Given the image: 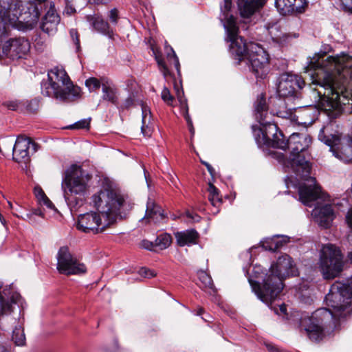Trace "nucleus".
<instances>
[{"instance_id":"obj_26","label":"nucleus","mask_w":352,"mask_h":352,"mask_svg":"<svg viewBox=\"0 0 352 352\" xmlns=\"http://www.w3.org/2000/svg\"><path fill=\"white\" fill-rule=\"evenodd\" d=\"M174 89L176 92L177 100L180 104L181 111L187 122L188 126L190 129V132L193 133L192 122L188 113V106L187 100L184 98V91L182 85H177L176 82L174 83Z\"/></svg>"},{"instance_id":"obj_8","label":"nucleus","mask_w":352,"mask_h":352,"mask_svg":"<svg viewBox=\"0 0 352 352\" xmlns=\"http://www.w3.org/2000/svg\"><path fill=\"white\" fill-rule=\"evenodd\" d=\"M88 180V175L80 166L74 164L66 170L62 188L65 201L72 210L84 204Z\"/></svg>"},{"instance_id":"obj_10","label":"nucleus","mask_w":352,"mask_h":352,"mask_svg":"<svg viewBox=\"0 0 352 352\" xmlns=\"http://www.w3.org/2000/svg\"><path fill=\"white\" fill-rule=\"evenodd\" d=\"M342 267L340 250L332 244L324 245L320 252L319 262V268L324 278H334L342 272Z\"/></svg>"},{"instance_id":"obj_52","label":"nucleus","mask_w":352,"mask_h":352,"mask_svg":"<svg viewBox=\"0 0 352 352\" xmlns=\"http://www.w3.org/2000/svg\"><path fill=\"white\" fill-rule=\"evenodd\" d=\"M96 3L106 4L111 1V0H94Z\"/></svg>"},{"instance_id":"obj_7","label":"nucleus","mask_w":352,"mask_h":352,"mask_svg":"<svg viewBox=\"0 0 352 352\" xmlns=\"http://www.w3.org/2000/svg\"><path fill=\"white\" fill-rule=\"evenodd\" d=\"M43 96L53 97L62 102H69L80 97V88L73 85L63 67H55L48 71L47 80L41 84Z\"/></svg>"},{"instance_id":"obj_50","label":"nucleus","mask_w":352,"mask_h":352,"mask_svg":"<svg viewBox=\"0 0 352 352\" xmlns=\"http://www.w3.org/2000/svg\"><path fill=\"white\" fill-rule=\"evenodd\" d=\"M204 164L206 166L207 170H208V172L211 175H213V173L214 172V170L213 167L210 164H208L207 162H204Z\"/></svg>"},{"instance_id":"obj_15","label":"nucleus","mask_w":352,"mask_h":352,"mask_svg":"<svg viewBox=\"0 0 352 352\" xmlns=\"http://www.w3.org/2000/svg\"><path fill=\"white\" fill-rule=\"evenodd\" d=\"M30 49V43L23 37L10 38L2 46V55L12 59H19Z\"/></svg>"},{"instance_id":"obj_16","label":"nucleus","mask_w":352,"mask_h":352,"mask_svg":"<svg viewBox=\"0 0 352 352\" xmlns=\"http://www.w3.org/2000/svg\"><path fill=\"white\" fill-rule=\"evenodd\" d=\"M32 145L36 151V144L32 142L30 138L22 135L17 137L13 147V159L18 162L26 163L29 159V149Z\"/></svg>"},{"instance_id":"obj_29","label":"nucleus","mask_w":352,"mask_h":352,"mask_svg":"<svg viewBox=\"0 0 352 352\" xmlns=\"http://www.w3.org/2000/svg\"><path fill=\"white\" fill-rule=\"evenodd\" d=\"M208 190L209 192L208 200L214 208V210L212 212L217 214L219 212V207L222 203V198L219 195V190L212 184H209Z\"/></svg>"},{"instance_id":"obj_3","label":"nucleus","mask_w":352,"mask_h":352,"mask_svg":"<svg viewBox=\"0 0 352 352\" xmlns=\"http://www.w3.org/2000/svg\"><path fill=\"white\" fill-rule=\"evenodd\" d=\"M92 204L97 212L80 214L77 228L85 233L98 234L114 224L127 209L125 197L111 186L104 188L92 196Z\"/></svg>"},{"instance_id":"obj_42","label":"nucleus","mask_w":352,"mask_h":352,"mask_svg":"<svg viewBox=\"0 0 352 352\" xmlns=\"http://www.w3.org/2000/svg\"><path fill=\"white\" fill-rule=\"evenodd\" d=\"M336 3L344 11L352 13V0H338Z\"/></svg>"},{"instance_id":"obj_43","label":"nucleus","mask_w":352,"mask_h":352,"mask_svg":"<svg viewBox=\"0 0 352 352\" xmlns=\"http://www.w3.org/2000/svg\"><path fill=\"white\" fill-rule=\"evenodd\" d=\"M39 101L36 99L28 102L26 109L30 113H35L38 109Z\"/></svg>"},{"instance_id":"obj_28","label":"nucleus","mask_w":352,"mask_h":352,"mask_svg":"<svg viewBox=\"0 0 352 352\" xmlns=\"http://www.w3.org/2000/svg\"><path fill=\"white\" fill-rule=\"evenodd\" d=\"M289 241L287 236H276L261 241L262 248L265 250L275 252Z\"/></svg>"},{"instance_id":"obj_31","label":"nucleus","mask_w":352,"mask_h":352,"mask_svg":"<svg viewBox=\"0 0 352 352\" xmlns=\"http://www.w3.org/2000/svg\"><path fill=\"white\" fill-rule=\"evenodd\" d=\"M109 78L102 76L100 78L95 77H90L85 80V86L88 88L90 92L97 91L100 87L102 88L103 80H108Z\"/></svg>"},{"instance_id":"obj_51","label":"nucleus","mask_w":352,"mask_h":352,"mask_svg":"<svg viewBox=\"0 0 352 352\" xmlns=\"http://www.w3.org/2000/svg\"><path fill=\"white\" fill-rule=\"evenodd\" d=\"M76 38L74 39V43L76 47V50L78 51L80 49V40H79L78 36L76 32Z\"/></svg>"},{"instance_id":"obj_39","label":"nucleus","mask_w":352,"mask_h":352,"mask_svg":"<svg viewBox=\"0 0 352 352\" xmlns=\"http://www.w3.org/2000/svg\"><path fill=\"white\" fill-rule=\"evenodd\" d=\"M135 96L133 93H131L119 107L118 105L117 107L120 111H124L135 106Z\"/></svg>"},{"instance_id":"obj_41","label":"nucleus","mask_w":352,"mask_h":352,"mask_svg":"<svg viewBox=\"0 0 352 352\" xmlns=\"http://www.w3.org/2000/svg\"><path fill=\"white\" fill-rule=\"evenodd\" d=\"M155 59L164 78H166L168 76H171L169 68L164 63L163 58H162L159 56L155 55Z\"/></svg>"},{"instance_id":"obj_40","label":"nucleus","mask_w":352,"mask_h":352,"mask_svg":"<svg viewBox=\"0 0 352 352\" xmlns=\"http://www.w3.org/2000/svg\"><path fill=\"white\" fill-rule=\"evenodd\" d=\"M162 99L164 102H166L169 106H173V102L175 101L174 97L171 95L169 89L164 87L162 89L161 94Z\"/></svg>"},{"instance_id":"obj_19","label":"nucleus","mask_w":352,"mask_h":352,"mask_svg":"<svg viewBox=\"0 0 352 352\" xmlns=\"http://www.w3.org/2000/svg\"><path fill=\"white\" fill-rule=\"evenodd\" d=\"M2 287V284L0 282V289ZM21 298L19 293L12 292L10 287L5 288L3 290V294H0V315L6 316L9 315L13 311L12 305L16 304Z\"/></svg>"},{"instance_id":"obj_49","label":"nucleus","mask_w":352,"mask_h":352,"mask_svg":"<svg viewBox=\"0 0 352 352\" xmlns=\"http://www.w3.org/2000/svg\"><path fill=\"white\" fill-rule=\"evenodd\" d=\"M186 215L187 217L190 218V219H192L193 220H198V219H199V216H198L197 214H195V216L189 211H186Z\"/></svg>"},{"instance_id":"obj_11","label":"nucleus","mask_w":352,"mask_h":352,"mask_svg":"<svg viewBox=\"0 0 352 352\" xmlns=\"http://www.w3.org/2000/svg\"><path fill=\"white\" fill-rule=\"evenodd\" d=\"M328 127L322 129L319 133V139L326 145L330 147V151L333 155L346 163L352 161V144H346L341 145V134L338 132L336 133H327Z\"/></svg>"},{"instance_id":"obj_20","label":"nucleus","mask_w":352,"mask_h":352,"mask_svg":"<svg viewBox=\"0 0 352 352\" xmlns=\"http://www.w3.org/2000/svg\"><path fill=\"white\" fill-rule=\"evenodd\" d=\"M276 7L282 14L302 13L308 6L307 0H276Z\"/></svg>"},{"instance_id":"obj_48","label":"nucleus","mask_w":352,"mask_h":352,"mask_svg":"<svg viewBox=\"0 0 352 352\" xmlns=\"http://www.w3.org/2000/svg\"><path fill=\"white\" fill-rule=\"evenodd\" d=\"M346 222L350 228H352V209L349 210L346 215Z\"/></svg>"},{"instance_id":"obj_59","label":"nucleus","mask_w":352,"mask_h":352,"mask_svg":"<svg viewBox=\"0 0 352 352\" xmlns=\"http://www.w3.org/2000/svg\"><path fill=\"white\" fill-rule=\"evenodd\" d=\"M69 12H73V9L71 8V10H69Z\"/></svg>"},{"instance_id":"obj_4","label":"nucleus","mask_w":352,"mask_h":352,"mask_svg":"<svg viewBox=\"0 0 352 352\" xmlns=\"http://www.w3.org/2000/svg\"><path fill=\"white\" fill-rule=\"evenodd\" d=\"M252 274L255 278L262 279L261 285L259 281L248 278L252 291L261 301L268 304L282 292L284 279L296 276L298 270L292 258L288 254H284L271 265L267 273L265 274L260 266L256 265L253 267Z\"/></svg>"},{"instance_id":"obj_13","label":"nucleus","mask_w":352,"mask_h":352,"mask_svg":"<svg viewBox=\"0 0 352 352\" xmlns=\"http://www.w3.org/2000/svg\"><path fill=\"white\" fill-rule=\"evenodd\" d=\"M232 8L231 0H224L223 6H221V16L220 19L223 23L224 28L227 33V40L230 41L239 36L240 29L247 30L248 27L245 22H237L236 18L232 14H230Z\"/></svg>"},{"instance_id":"obj_2","label":"nucleus","mask_w":352,"mask_h":352,"mask_svg":"<svg viewBox=\"0 0 352 352\" xmlns=\"http://www.w3.org/2000/svg\"><path fill=\"white\" fill-rule=\"evenodd\" d=\"M329 308H320L310 316H302L299 329L314 341L323 339L329 330L336 326V321L346 318L351 312L352 302V280L336 281L325 296Z\"/></svg>"},{"instance_id":"obj_36","label":"nucleus","mask_w":352,"mask_h":352,"mask_svg":"<svg viewBox=\"0 0 352 352\" xmlns=\"http://www.w3.org/2000/svg\"><path fill=\"white\" fill-rule=\"evenodd\" d=\"M171 236L167 233H163L160 234L156 240L155 243L156 245L159 246L160 249H166L168 248L171 243Z\"/></svg>"},{"instance_id":"obj_25","label":"nucleus","mask_w":352,"mask_h":352,"mask_svg":"<svg viewBox=\"0 0 352 352\" xmlns=\"http://www.w3.org/2000/svg\"><path fill=\"white\" fill-rule=\"evenodd\" d=\"M268 107L266 104V100L265 96L263 94H261L258 96L256 100L254 102V111L256 113V118L258 122L264 126V129H261L263 131H265L266 126L271 124L265 121V117L267 114Z\"/></svg>"},{"instance_id":"obj_5","label":"nucleus","mask_w":352,"mask_h":352,"mask_svg":"<svg viewBox=\"0 0 352 352\" xmlns=\"http://www.w3.org/2000/svg\"><path fill=\"white\" fill-rule=\"evenodd\" d=\"M230 52L238 60L245 61L256 78H264L270 72V60L267 52L254 42L247 43L239 36L230 41Z\"/></svg>"},{"instance_id":"obj_47","label":"nucleus","mask_w":352,"mask_h":352,"mask_svg":"<svg viewBox=\"0 0 352 352\" xmlns=\"http://www.w3.org/2000/svg\"><path fill=\"white\" fill-rule=\"evenodd\" d=\"M89 126V121L87 120H82L77 122H76L73 126H72L70 128H75V129H86L88 128Z\"/></svg>"},{"instance_id":"obj_30","label":"nucleus","mask_w":352,"mask_h":352,"mask_svg":"<svg viewBox=\"0 0 352 352\" xmlns=\"http://www.w3.org/2000/svg\"><path fill=\"white\" fill-rule=\"evenodd\" d=\"M197 276L199 281L197 285L200 288L209 292H215L212 278L204 270H199L197 272Z\"/></svg>"},{"instance_id":"obj_12","label":"nucleus","mask_w":352,"mask_h":352,"mask_svg":"<svg viewBox=\"0 0 352 352\" xmlns=\"http://www.w3.org/2000/svg\"><path fill=\"white\" fill-rule=\"evenodd\" d=\"M303 78L297 74L284 73L280 75L276 84V91L280 98L300 97V91L305 86Z\"/></svg>"},{"instance_id":"obj_14","label":"nucleus","mask_w":352,"mask_h":352,"mask_svg":"<svg viewBox=\"0 0 352 352\" xmlns=\"http://www.w3.org/2000/svg\"><path fill=\"white\" fill-rule=\"evenodd\" d=\"M57 270L61 274H78L84 273L86 267L82 263H80L69 251L67 246L61 247L57 254Z\"/></svg>"},{"instance_id":"obj_1","label":"nucleus","mask_w":352,"mask_h":352,"mask_svg":"<svg viewBox=\"0 0 352 352\" xmlns=\"http://www.w3.org/2000/svg\"><path fill=\"white\" fill-rule=\"evenodd\" d=\"M255 141L259 147L265 146L282 150L289 151L288 157L283 154L279 156L285 168H290L300 178L311 182L309 185L302 184L298 188L300 200L306 206L318 199H325L326 195L316 184L314 177H310L311 164L308 148L311 142L310 136L306 133H294L285 141L283 133L276 124H269L264 131L256 126H252Z\"/></svg>"},{"instance_id":"obj_60","label":"nucleus","mask_w":352,"mask_h":352,"mask_svg":"<svg viewBox=\"0 0 352 352\" xmlns=\"http://www.w3.org/2000/svg\"><path fill=\"white\" fill-rule=\"evenodd\" d=\"M69 12H73V9L71 8V10H69Z\"/></svg>"},{"instance_id":"obj_22","label":"nucleus","mask_w":352,"mask_h":352,"mask_svg":"<svg viewBox=\"0 0 352 352\" xmlns=\"http://www.w3.org/2000/svg\"><path fill=\"white\" fill-rule=\"evenodd\" d=\"M164 218L165 215L160 206L157 204L153 199L148 197L146 203L145 215L142 219V221H146V223L153 221L157 223Z\"/></svg>"},{"instance_id":"obj_45","label":"nucleus","mask_w":352,"mask_h":352,"mask_svg":"<svg viewBox=\"0 0 352 352\" xmlns=\"http://www.w3.org/2000/svg\"><path fill=\"white\" fill-rule=\"evenodd\" d=\"M110 21L113 24H117L119 15H118V10L116 8H113L109 11V14L108 15Z\"/></svg>"},{"instance_id":"obj_35","label":"nucleus","mask_w":352,"mask_h":352,"mask_svg":"<svg viewBox=\"0 0 352 352\" xmlns=\"http://www.w3.org/2000/svg\"><path fill=\"white\" fill-rule=\"evenodd\" d=\"M34 194L40 203H43L47 208H52L54 206L52 201L47 198L44 191L40 187L34 188Z\"/></svg>"},{"instance_id":"obj_56","label":"nucleus","mask_w":352,"mask_h":352,"mask_svg":"<svg viewBox=\"0 0 352 352\" xmlns=\"http://www.w3.org/2000/svg\"><path fill=\"white\" fill-rule=\"evenodd\" d=\"M144 243H146L144 241ZM151 246H152V243H149V245H145V244H144V247L146 249H150Z\"/></svg>"},{"instance_id":"obj_32","label":"nucleus","mask_w":352,"mask_h":352,"mask_svg":"<svg viewBox=\"0 0 352 352\" xmlns=\"http://www.w3.org/2000/svg\"><path fill=\"white\" fill-rule=\"evenodd\" d=\"M265 27L272 39L275 43H280L283 34L280 32L279 25L276 23H274L272 24L269 23Z\"/></svg>"},{"instance_id":"obj_17","label":"nucleus","mask_w":352,"mask_h":352,"mask_svg":"<svg viewBox=\"0 0 352 352\" xmlns=\"http://www.w3.org/2000/svg\"><path fill=\"white\" fill-rule=\"evenodd\" d=\"M60 21V17L55 10L54 4L50 3V8L42 19L40 27L45 33L50 36L54 35L57 32Z\"/></svg>"},{"instance_id":"obj_53","label":"nucleus","mask_w":352,"mask_h":352,"mask_svg":"<svg viewBox=\"0 0 352 352\" xmlns=\"http://www.w3.org/2000/svg\"><path fill=\"white\" fill-rule=\"evenodd\" d=\"M280 311L283 314H285L286 313L287 309H286V306H285V304H283V305H280Z\"/></svg>"},{"instance_id":"obj_23","label":"nucleus","mask_w":352,"mask_h":352,"mask_svg":"<svg viewBox=\"0 0 352 352\" xmlns=\"http://www.w3.org/2000/svg\"><path fill=\"white\" fill-rule=\"evenodd\" d=\"M101 98L115 106L119 104V91L111 79L103 80Z\"/></svg>"},{"instance_id":"obj_18","label":"nucleus","mask_w":352,"mask_h":352,"mask_svg":"<svg viewBox=\"0 0 352 352\" xmlns=\"http://www.w3.org/2000/svg\"><path fill=\"white\" fill-rule=\"evenodd\" d=\"M312 214L318 225L324 228H329L336 217L333 206L329 204L316 207Z\"/></svg>"},{"instance_id":"obj_46","label":"nucleus","mask_w":352,"mask_h":352,"mask_svg":"<svg viewBox=\"0 0 352 352\" xmlns=\"http://www.w3.org/2000/svg\"><path fill=\"white\" fill-rule=\"evenodd\" d=\"M139 274L146 278H152L155 276V273L153 271L146 267H142L139 271Z\"/></svg>"},{"instance_id":"obj_54","label":"nucleus","mask_w":352,"mask_h":352,"mask_svg":"<svg viewBox=\"0 0 352 352\" xmlns=\"http://www.w3.org/2000/svg\"><path fill=\"white\" fill-rule=\"evenodd\" d=\"M204 312V310L203 308H199L197 311V316H201Z\"/></svg>"},{"instance_id":"obj_6","label":"nucleus","mask_w":352,"mask_h":352,"mask_svg":"<svg viewBox=\"0 0 352 352\" xmlns=\"http://www.w3.org/2000/svg\"><path fill=\"white\" fill-rule=\"evenodd\" d=\"M313 67L315 69L313 80L317 74L323 70L331 75V84L333 87L340 86L352 93V56L342 54L329 56L326 58L322 57L314 63Z\"/></svg>"},{"instance_id":"obj_38","label":"nucleus","mask_w":352,"mask_h":352,"mask_svg":"<svg viewBox=\"0 0 352 352\" xmlns=\"http://www.w3.org/2000/svg\"><path fill=\"white\" fill-rule=\"evenodd\" d=\"M170 52L167 51V60L170 65H173L178 74L180 75V70H179V59L174 52L173 49L172 47L169 48Z\"/></svg>"},{"instance_id":"obj_9","label":"nucleus","mask_w":352,"mask_h":352,"mask_svg":"<svg viewBox=\"0 0 352 352\" xmlns=\"http://www.w3.org/2000/svg\"><path fill=\"white\" fill-rule=\"evenodd\" d=\"M22 6L23 2L20 0L13 1L8 9H6L0 5V43H2L3 39L6 36L7 28L8 26L14 27L20 17L25 21L26 26L29 29L33 28L37 23L41 15V11L38 5L34 2L31 3L30 7L28 8V12L23 14L21 10H16L15 13L11 14V10L13 6H14V9L18 8L20 10Z\"/></svg>"},{"instance_id":"obj_58","label":"nucleus","mask_w":352,"mask_h":352,"mask_svg":"<svg viewBox=\"0 0 352 352\" xmlns=\"http://www.w3.org/2000/svg\"><path fill=\"white\" fill-rule=\"evenodd\" d=\"M4 57L3 55H2V50H0V58Z\"/></svg>"},{"instance_id":"obj_21","label":"nucleus","mask_w":352,"mask_h":352,"mask_svg":"<svg viewBox=\"0 0 352 352\" xmlns=\"http://www.w3.org/2000/svg\"><path fill=\"white\" fill-rule=\"evenodd\" d=\"M265 0H238L239 13L243 18L249 19L265 3Z\"/></svg>"},{"instance_id":"obj_44","label":"nucleus","mask_w":352,"mask_h":352,"mask_svg":"<svg viewBox=\"0 0 352 352\" xmlns=\"http://www.w3.org/2000/svg\"><path fill=\"white\" fill-rule=\"evenodd\" d=\"M19 104L20 102H19L17 100H8L3 102V103L4 107L12 111H16L18 109Z\"/></svg>"},{"instance_id":"obj_37","label":"nucleus","mask_w":352,"mask_h":352,"mask_svg":"<svg viewBox=\"0 0 352 352\" xmlns=\"http://www.w3.org/2000/svg\"><path fill=\"white\" fill-rule=\"evenodd\" d=\"M13 214L19 218V215H18L16 213L13 212ZM35 216L41 217L42 218L44 217L43 212L41 210V209H40V208L34 209L31 213H27L25 215V217H20V218H21L24 220H28L31 224H35L36 223L35 218H34Z\"/></svg>"},{"instance_id":"obj_55","label":"nucleus","mask_w":352,"mask_h":352,"mask_svg":"<svg viewBox=\"0 0 352 352\" xmlns=\"http://www.w3.org/2000/svg\"><path fill=\"white\" fill-rule=\"evenodd\" d=\"M348 258L349 260L350 261V262L352 263V252H349L348 254Z\"/></svg>"},{"instance_id":"obj_33","label":"nucleus","mask_w":352,"mask_h":352,"mask_svg":"<svg viewBox=\"0 0 352 352\" xmlns=\"http://www.w3.org/2000/svg\"><path fill=\"white\" fill-rule=\"evenodd\" d=\"M12 340L17 346L24 345L25 342V336L23 329L21 326L16 327L13 330Z\"/></svg>"},{"instance_id":"obj_27","label":"nucleus","mask_w":352,"mask_h":352,"mask_svg":"<svg viewBox=\"0 0 352 352\" xmlns=\"http://www.w3.org/2000/svg\"><path fill=\"white\" fill-rule=\"evenodd\" d=\"M177 243L179 246L190 245L197 243L199 234L195 230H186L175 234Z\"/></svg>"},{"instance_id":"obj_24","label":"nucleus","mask_w":352,"mask_h":352,"mask_svg":"<svg viewBox=\"0 0 352 352\" xmlns=\"http://www.w3.org/2000/svg\"><path fill=\"white\" fill-rule=\"evenodd\" d=\"M87 19L95 31L108 36L110 38L113 37V31L109 24L101 16L89 15Z\"/></svg>"},{"instance_id":"obj_34","label":"nucleus","mask_w":352,"mask_h":352,"mask_svg":"<svg viewBox=\"0 0 352 352\" xmlns=\"http://www.w3.org/2000/svg\"><path fill=\"white\" fill-rule=\"evenodd\" d=\"M142 126L141 131L144 136H150L151 135V129L148 126V123L146 122V119L150 113V111L147 109L146 107L142 104Z\"/></svg>"},{"instance_id":"obj_57","label":"nucleus","mask_w":352,"mask_h":352,"mask_svg":"<svg viewBox=\"0 0 352 352\" xmlns=\"http://www.w3.org/2000/svg\"><path fill=\"white\" fill-rule=\"evenodd\" d=\"M8 204L10 208L12 209L13 208L12 204L10 201H8Z\"/></svg>"}]
</instances>
